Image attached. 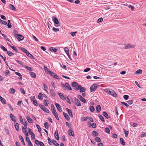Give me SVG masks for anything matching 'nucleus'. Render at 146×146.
Masks as SVG:
<instances>
[{
    "label": "nucleus",
    "mask_w": 146,
    "mask_h": 146,
    "mask_svg": "<svg viewBox=\"0 0 146 146\" xmlns=\"http://www.w3.org/2000/svg\"><path fill=\"white\" fill-rule=\"evenodd\" d=\"M66 110L67 111L69 115L71 117H73V115H72V111H71V110H70L68 108H66Z\"/></svg>",
    "instance_id": "nucleus-15"
},
{
    "label": "nucleus",
    "mask_w": 146,
    "mask_h": 146,
    "mask_svg": "<svg viewBox=\"0 0 146 146\" xmlns=\"http://www.w3.org/2000/svg\"><path fill=\"white\" fill-rule=\"evenodd\" d=\"M104 92L107 93L111 95L114 97H116L117 96V94L115 93L114 91L113 90L111 91L109 89L106 88L104 89Z\"/></svg>",
    "instance_id": "nucleus-1"
},
{
    "label": "nucleus",
    "mask_w": 146,
    "mask_h": 146,
    "mask_svg": "<svg viewBox=\"0 0 146 146\" xmlns=\"http://www.w3.org/2000/svg\"><path fill=\"white\" fill-rule=\"evenodd\" d=\"M142 73V71L141 70L139 69L137 70L135 72V74H139Z\"/></svg>",
    "instance_id": "nucleus-21"
},
{
    "label": "nucleus",
    "mask_w": 146,
    "mask_h": 146,
    "mask_svg": "<svg viewBox=\"0 0 146 146\" xmlns=\"http://www.w3.org/2000/svg\"><path fill=\"white\" fill-rule=\"evenodd\" d=\"M30 74L31 76V77L33 78H35L36 77V74L33 72H30Z\"/></svg>",
    "instance_id": "nucleus-22"
},
{
    "label": "nucleus",
    "mask_w": 146,
    "mask_h": 146,
    "mask_svg": "<svg viewBox=\"0 0 146 146\" xmlns=\"http://www.w3.org/2000/svg\"><path fill=\"white\" fill-rule=\"evenodd\" d=\"M7 53L8 55L9 56H11L13 54L12 52L10 51H7Z\"/></svg>",
    "instance_id": "nucleus-42"
},
{
    "label": "nucleus",
    "mask_w": 146,
    "mask_h": 146,
    "mask_svg": "<svg viewBox=\"0 0 146 146\" xmlns=\"http://www.w3.org/2000/svg\"><path fill=\"white\" fill-rule=\"evenodd\" d=\"M10 92L11 94H14L15 93V90L14 89H13V88H11L10 89Z\"/></svg>",
    "instance_id": "nucleus-39"
},
{
    "label": "nucleus",
    "mask_w": 146,
    "mask_h": 146,
    "mask_svg": "<svg viewBox=\"0 0 146 146\" xmlns=\"http://www.w3.org/2000/svg\"><path fill=\"white\" fill-rule=\"evenodd\" d=\"M54 136L55 138L57 140L59 139V135L58 134V132L57 130H56L55 133H54Z\"/></svg>",
    "instance_id": "nucleus-11"
},
{
    "label": "nucleus",
    "mask_w": 146,
    "mask_h": 146,
    "mask_svg": "<svg viewBox=\"0 0 146 146\" xmlns=\"http://www.w3.org/2000/svg\"><path fill=\"white\" fill-rule=\"evenodd\" d=\"M33 104L34 105H35L36 106H37L38 105L37 101L36 100H34L33 101Z\"/></svg>",
    "instance_id": "nucleus-53"
},
{
    "label": "nucleus",
    "mask_w": 146,
    "mask_h": 146,
    "mask_svg": "<svg viewBox=\"0 0 146 146\" xmlns=\"http://www.w3.org/2000/svg\"><path fill=\"white\" fill-rule=\"evenodd\" d=\"M41 109L45 112L47 113H49V110L47 109L44 106L41 108Z\"/></svg>",
    "instance_id": "nucleus-20"
},
{
    "label": "nucleus",
    "mask_w": 146,
    "mask_h": 146,
    "mask_svg": "<svg viewBox=\"0 0 146 146\" xmlns=\"http://www.w3.org/2000/svg\"><path fill=\"white\" fill-rule=\"evenodd\" d=\"M0 56L1 58L2 59H3L4 61L5 62V63L6 62V58L5 57H4L3 56H2V55L0 54Z\"/></svg>",
    "instance_id": "nucleus-47"
},
{
    "label": "nucleus",
    "mask_w": 146,
    "mask_h": 146,
    "mask_svg": "<svg viewBox=\"0 0 146 146\" xmlns=\"http://www.w3.org/2000/svg\"><path fill=\"white\" fill-rule=\"evenodd\" d=\"M26 118L29 122L30 123H32L33 122L32 119L30 118L29 117L27 116Z\"/></svg>",
    "instance_id": "nucleus-24"
},
{
    "label": "nucleus",
    "mask_w": 146,
    "mask_h": 146,
    "mask_svg": "<svg viewBox=\"0 0 146 146\" xmlns=\"http://www.w3.org/2000/svg\"><path fill=\"white\" fill-rule=\"evenodd\" d=\"M90 68H86V69H85L84 70V71L85 72H88L89 71H90Z\"/></svg>",
    "instance_id": "nucleus-62"
},
{
    "label": "nucleus",
    "mask_w": 146,
    "mask_h": 146,
    "mask_svg": "<svg viewBox=\"0 0 146 146\" xmlns=\"http://www.w3.org/2000/svg\"><path fill=\"white\" fill-rule=\"evenodd\" d=\"M98 116L102 121H104V119L102 115L99 114L98 115Z\"/></svg>",
    "instance_id": "nucleus-33"
},
{
    "label": "nucleus",
    "mask_w": 146,
    "mask_h": 146,
    "mask_svg": "<svg viewBox=\"0 0 146 146\" xmlns=\"http://www.w3.org/2000/svg\"><path fill=\"white\" fill-rule=\"evenodd\" d=\"M28 129L29 133V134L31 135V138H32L33 139H35V136L34 133L31 131V130L29 128Z\"/></svg>",
    "instance_id": "nucleus-6"
},
{
    "label": "nucleus",
    "mask_w": 146,
    "mask_h": 146,
    "mask_svg": "<svg viewBox=\"0 0 146 146\" xmlns=\"http://www.w3.org/2000/svg\"><path fill=\"white\" fill-rule=\"evenodd\" d=\"M64 50L66 54H68V53H69L68 48L67 47L65 48Z\"/></svg>",
    "instance_id": "nucleus-45"
},
{
    "label": "nucleus",
    "mask_w": 146,
    "mask_h": 146,
    "mask_svg": "<svg viewBox=\"0 0 146 146\" xmlns=\"http://www.w3.org/2000/svg\"><path fill=\"white\" fill-rule=\"evenodd\" d=\"M27 55L28 56L30 57V58H33V59L34 58L33 56L29 52H27L26 53Z\"/></svg>",
    "instance_id": "nucleus-32"
},
{
    "label": "nucleus",
    "mask_w": 146,
    "mask_h": 146,
    "mask_svg": "<svg viewBox=\"0 0 146 146\" xmlns=\"http://www.w3.org/2000/svg\"><path fill=\"white\" fill-rule=\"evenodd\" d=\"M20 121L21 123H23V119L21 116H20Z\"/></svg>",
    "instance_id": "nucleus-59"
},
{
    "label": "nucleus",
    "mask_w": 146,
    "mask_h": 146,
    "mask_svg": "<svg viewBox=\"0 0 146 146\" xmlns=\"http://www.w3.org/2000/svg\"><path fill=\"white\" fill-rule=\"evenodd\" d=\"M129 96L127 95H124L123 96V98L125 100H127L128 99V98H129Z\"/></svg>",
    "instance_id": "nucleus-51"
},
{
    "label": "nucleus",
    "mask_w": 146,
    "mask_h": 146,
    "mask_svg": "<svg viewBox=\"0 0 146 146\" xmlns=\"http://www.w3.org/2000/svg\"><path fill=\"white\" fill-rule=\"evenodd\" d=\"M95 140L97 142H100L101 141L99 137H96Z\"/></svg>",
    "instance_id": "nucleus-46"
},
{
    "label": "nucleus",
    "mask_w": 146,
    "mask_h": 146,
    "mask_svg": "<svg viewBox=\"0 0 146 146\" xmlns=\"http://www.w3.org/2000/svg\"><path fill=\"white\" fill-rule=\"evenodd\" d=\"M44 126L45 128L46 129H48L49 128L48 124L47 122L45 123H44Z\"/></svg>",
    "instance_id": "nucleus-41"
},
{
    "label": "nucleus",
    "mask_w": 146,
    "mask_h": 146,
    "mask_svg": "<svg viewBox=\"0 0 146 146\" xmlns=\"http://www.w3.org/2000/svg\"><path fill=\"white\" fill-rule=\"evenodd\" d=\"M8 24H7V26H8L9 28H10L12 27V25L11 24V21L10 20H8L7 21Z\"/></svg>",
    "instance_id": "nucleus-31"
},
{
    "label": "nucleus",
    "mask_w": 146,
    "mask_h": 146,
    "mask_svg": "<svg viewBox=\"0 0 146 146\" xmlns=\"http://www.w3.org/2000/svg\"><path fill=\"white\" fill-rule=\"evenodd\" d=\"M96 110L97 113H99L101 110V107L100 105H98L96 108Z\"/></svg>",
    "instance_id": "nucleus-12"
},
{
    "label": "nucleus",
    "mask_w": 146,
    "mask_h": 146,
    "mask_svg": "<svg viewBox=\"0 0 146 146\" xmlns=\"http://www.w3.org/2000/svg\"><path fill=\"white\" fill-rule=\"evenodd\" d=\"M51 110L52 112V113L54 115L55 114H57V113H56V110L54 107V106L53 104H51Z\"/></svg>",
    "instance_id": "nucleus-7"
},
{
    "label": "nucleus",
    "mask_w": 146,
    "mask_h": 146,
    "mask_svg": "<svg viewBox=\"0 0 146 146\" xmlns=\"http://www.w3.org/2000/svg\"><path fill=\"white\" fill-rule=\"evenodd\" d=\"M42 142L39 141L37 140H35V143L37 145H40V144Z\"/></svg>",
    "instance_id": "nucleus-35"
},
{
    "label": "nucleus",
    "mask_w": 146,
    "mask_h": 146,
    "mask_svg": "<svg viewBox=\"0 0 146 146\" xmlns=\"http://www.w3.org/2000/svg\"><path fill=\"white\" fill-rule=\"evenodd\" d=\"M78 97L80 99V101H81L82 102L84 103H86V100L81 96L79 95L78 96Z\"/></svg>",
    "instance_id": "nucleus-10"
},
{
    "label": "nucleus",
    "mask_w": 146,
    "mask_h": 146,
    "mask_svg": "<svg viewBox=\"0 0 146 146\" xmlns=\"http://www.w3.org/2000/svg\"><path fill=\"white\" fill-rule=\"evenodd\" d=\"M98 86L96 84L92 85L90 88L91 92H93L98 87Z\"/></svg>",
    "instance_id": "nucleus-4"
},
{
    "label": "nucleus",
    "mask_w": 146,
    "mask_h": 146,
    "mask_svg": "<svg viewBox=\"0 0 146 146\" xmlns=\"http://www.w3.org/2000/svg\"><path fill=\"white\" fill-rule=\"evenodd\" d=\"M68 134L70 136H72L73 137H74V136L73 131L71 129L69 130L68 131Z\"/></svg>",
    "instance_id": "nucleus-13"
},
{
    "label": "nucleus",
    "mask_w": 146,
    "mask_h": 146,
    "mask_svg": "<svg viewBox=\"0 0 146 146\" xmlns=\"http://www.w3.org/2000/svg\"><path fill=\"white\" fill-rule=\"evenodd\" d=\"M63 114L64 117L66 118V119L67 120H68L69 119V117L67 113L64 112H63Z\"/></svg>",
    "instance_id": "nucleus-16"
},
{
    "label": "nucleus",
    "mask_w": 146,
    "mask_h": 146,
    "mask_svg": "<svg viewBox=\"0 0 146 146\" xmlns=\"http://www.w3.org/2000/svg\"><path fill=\"white\" fill-rule=\"evenodd\" d=\"M127 102L129 104L131 105L133 103V101L132 100H129L127 101Z\"/></svg>",
    "instance_id": "nucleus-58"
},
{
    "label": "nucleus",
    "mask_w": 146,
    "mask_h": 146,
    "mask_svg": "<svg viewBox=\"0 0 146 146\" xmlns=\"http://www.w3.org/2000/svg\"><path fill=\"white\" fill-rule=\"evenodd\" d=\"M78 85V84L76 82H74L72 83V86L73 87L76 88Z\"/></svg>",
    "instance_id": "nucleus-25"
},
{
    "label": "nucleus",
    "mask_w": 146,
    "mask_h": 146,
    "mask_svg": "<svg viewBox=\"0 0 146 146\" xmlns=\"http://www.w3.org/2000/svg\"><path fill=\"white\" fill-rule=\"evenodd\" d=\"M54 23L56 24L55 25L56 27H57L60 25V24H59L58 20L56 17H54L53 19Z\"/></svg>",
    "instance_id": "nucleus-5"
},
{
    "label": "nucleus",
    "mask_w": 146,
    "mask_h": 146,
    "mask_svg": "<svg viewBox=\"0 0 146 146\" xmlns=\"http://www.w3.org/2000/svg\"><path fill=\"white\" fill-rule=\"evenodd\" d=\"M92 136L94 137H96L98 135V134L97 132L95 131H94L92 133Z\"/></svg>",
    "instance_id": "nucleus-19"
},
{
    "label": "nucleus",
    "mask_w": 146,
    "mask_h": 146,
    "mask_svg": "<svg viewBox=\"0 0 146 146\" xmlns=\"http://www.w3.org/2000/svg\"><path fill=\"white\" fill-rule=\"evenodd\" d=\"M52 30L53 31L55 32L59 31V29L58 28H56L55 27H53L52 29Z\"/></svg>",
    "instance_id": "nucleus-38"
},
{
    "label": "nucleus",
    "mask_w": 146,
    "mask_h": 146,
    "mask_svg": "<svg viewBox=\"0 0 146 146\" xmlns=\"http://www.w3.org/2000/svg\"><path fill=\"white\" fill-rule=\"evenodd\" d=\"M0 100L2 103L3 104H6V102L5 100L1 96H0Z\"/></svg>",
    "instance_id": "nucleus-23"
},
{
    "label": "nucleus",
    "mask_w": 146,
    "mask_h": 146,
    "mask_svg": "<svg viewBox=\"0 0 146 146\" xmlns=\"http://www.w3.org/2000/svg\"><path fill=\"white\" fill-rule=\"evenodd\" d=\"M103 115L107 119L108 118V115L106 112L104 111L103 113Z\"/></svg>",
    "instance_id": "nucleus-34"
},
{
    "label": "nucleus",
    "mask_w": 146,
    "mask_h": 146,
    "mask_svg": "<svg viewBox=\"0 0 146 146\" xmlns=\"http://www.w3.org/2000/svg\"><path fill=\"white\" fill-rule=\"evenodd\" d=\"M65 85H66L65 88H66L67 89H68L70 90H72L70 86V85L68 83H66Z\"/></svg>",
    "instance_id": "nucleus-17"
},
{
    "label": "nucleus",
    "mask_w": 146,
    "mask_h": 146,
    "mask_svg": "<svg viewBox=\"0 0 146 146\" xmlns=\"http://www.w3.org/2000/svg\"><path fill=\"white\" fill-rule=\"evenodd\" d=\"M36 126L37 128H38L39 132H40L41 131V129L40 127V126L38 124H36Z\"/></svg>",
    "instance_id": "nucleus-48"
},
{
    "label": "nucleus",
    "mask_w": 146,
    "mask_h": 146,
    "mask_svg": "<svg viewBox=\"0 0 146 146\" xmlns=\"http://www.w3.org/2000/svg\"><path fill=\"white\" fill-rule=\"evenodd\" d=\"M120 143L122 145H124L125 144V142L124 141L123 139L121 138L120 139Z\"/></svg>",
    "instance_id": "nucleus-26"
},
{
    "label": "nucleus",
    "mask_w": 146,
    "mask_h": 146,
    "mask_svg": "<svg viewBox=\"0 0 146 146\" xmlns=\"http://www.w3.org/2000/svg\"><path fill=\"white\" fill-rule=\"evenodd\" d=\"M19 138L21 140V142L23 143V144L24 145H25V143L23 138L22 136L21 135L19 136Z\"/></svg>",
    "instance_id": "nucleus-27"
},
{
    "label": "nucleus",
    "mask_w": 146,
    "mask_h": 146,
    "mask_svg": "<svg viewBox=\"0 0 146 146\" xmlns=\"http://www.w3.org/2000/svg\"><path fill=\"white\" fill-rule=\"evenodd\" d=\"M74 102L76 105L79 106H81L80 101L77 99L75 98L74 100Z\"/></svg>",
    "instance_id": "nucleus-9"
},
{
    "label": "nucleus",
    "mask_w": 146,
    "mask_h": 146,
    "mask_svg": "<svg viewBox=\"0 0 146 146\" xmlns=\"http://www.w3.org/2000/svg\"><path fill=\"white\" fill-rule=\"evenodd\" d=\"M55 105L56 106L57 109L60 112L62 111V110L61 109L60 105L56 103H55Z\"/></svg>",
    "instance_id": "nucleus-8"
},
{
    "label": "nucleus",
    "mask_w": 146,
    "mask_h": 146,
    "mask_svg": "<svg viewBox=\"0 0 146 146\" xmlns=\"http://www.w3.org/2000/svg\"><path fill=\"white\" fill-rule=\"evenodd\" d=\"M106 132L108 133H110V130L109 128H106L105 129Z\"/></svg>",
    "instance_id": "nucleus-49"
},
{
    "label": "nucleus",
    "mask_w": 146,
    "mask_h": 146,
    "mask_svg": "<svg viewBox=\"0 0 146 146\" xmlns=\"http://www.w3.org/2000/svg\"><path fill=\"white\" fill-rule=\"evenodd\" d=\"M15 36L19 41L22 40L24 38V36L22 35L16 34L15 35Z\"/></svg>",
    "instance_id": "nucleus-3"
},
{
    "label": "nucleus",
    "mask_w": 146,
    "mask_h": 146,
    "mask_svg": "<svg viewBox=\"0 0 146 146\" xmlns=\"http://www.w3.org/2000/svg\"><path fill=\"white\" fill-rule=\"evenodd\" d=\"M11 48L13 49L16 52H17V50L16 48L14 46H11Z\"/></svg>",
    "instance_id": "nucleus-63"
},
{
    "label": "nucleus",
    "mask_w": 146,
    "mask_h": 146,
    "mask_svg": "<svg viewBox=\"0 0 146 146\" xmlns=\"http://www.w3.org/2000/svg\"><path fill=\"white\" fill-rule=\"evenodd\" d=\"M133 46H125L124 48L125 49H127L130 48H133Z\"/></svg>",
    "instance_id": "nucleus-50"
},
{
    "label": "nucleus",
    "mask_w": 146,
    "mask_h": 146,
    "mask_svg": "<svg viewBox=\"0 0 146 146\" xmlns=\"http://www.w3.org/2000/svg\"><path fill=\"white\" fill-rule=\"evenodd\" d=\"M81 119L82 121H87V119L85 117H82L81 118Z\"/></svg>",
    "instance_id": "nucleus-60"
},
{
    "label": "nucleus",
    "mask_w": 146,
    "mask_h": 146,
    "mask_svg": "<svg viewBox=\"0 0 146 146\" xmlns=\"http://www.w3.org/2000/svg\"><path fill=\"white\" fill-rule=\"evenodd\" d=\"M38 98L40 100H42L43 99V97L42 96V94L41 93H40L39 94Z\"/></svg>",
    "instance_id": "nucleus-44"
},
{
    "label": "nucleus",
    "mask_w": 146,
    "mask_h": 146,
    "mask_svg": "<svg viewBox=\"0 0 146 146\" xmlns=\"http://www.w3.org/2000/svg\"><path fill=\"white\" fill-rule=\"evenodd\" d=\"M90 110L91 112H93L94 111L95 108L94 106H91L90 107Z\"/></svg>",
    "instance_id": "nucleus-37"
},
{
    "label": "nucleus",
    "mask_w": 146,
    "mask_h": 146,
    "mask_svg": "<svg viewBox=\"0 0 146 146\" xmlns=\"http://www.w3.org/2000/svg\"><path fill=\"white\" fill-rule=\"evenodd\" d=\"M20 49H21V50L24 52H25V53H26L28 51L25 48H20Z\"/></svg>",
    "instance_id": "nucleus-40"
},
{
    "label": "nucleus",
    "mask_w": 146,
    "mask_h": 146,
    "mask_svg": "<svg viewBox=\"0 0 146 146\" xmlns=\"http://www.w3.org/2000/svg\"><path fill=\"white\" fill-rule=\"evenodd\" d=\"M52 143L56 146H59V145L57 143V142L54 140H52Z\"/></svg>",
    "instance_id": "nucleus-30"
},
{
    "label": "nucleus",
    "mask_w": 146,
    "mask_h": 146,
    "mask_svg": "<svg viewBox=\"0 0 146 146\" xmlns=\"http://www.w3.org/2000/svg\"><path fill=\"white\" fill-rule=\"evenodd\" d=\"M86 88L84 87H82L81 88V89L80 90V92H85L86 90Z\"/></svg>",
    "instance_id": "nucleus-43"
},
{
    "label": "nucleus",
    "mask_w": 146,
    "mask_h": 146,
    "mask_svg": "<svg viewBox=\"0 0 146 146\" xmlns=\"http://www.w3.org/2000/svg\"><path fill=\"white\" fill-rule=\"evenodd\" d=\"M58 94L59 95L61 99L63 100H64L65 99V97L61 93H60L59 92L58 93Z\"/></svg>",
    "instance_id": "nucleus-18"
},
{
    "label": "nucleus",
    "mask_w": 146,
    "mask_h": 146,
    "mask_svg": "<svg viewBox=\"0 0 146 146\" xmlns=\"http://www.w3.org/2000/svg\"><path fill=\"white\" fill-rule=\"evenodd\" d=\"M48 73L54 78L56 79H59L58 76L55 73L53 72L50 70H48Z\"/></svg>",
    "instance_id": "nucleus-2"
},
{
    "label": "nucleus",
    "mask_w": 146,
    "mask_h": 146,
    "mask_svg": "<svg viewBox=\"0 0 146 146\" xmlns=\"http://www.w3.org/2000/svg\"><path fill=\"white\" fill-rule=\"evenodd\" d=\"M81 88H82V86L81 85H79V86H78L77 87V86L76 87L75 90H80L81 89Z\"/></svg>",
    "instance_id": "nucleus-54"
},
{
    "label": "nucleus",
    "mask_w": 146,
    "mask_h": 146,
    "mask_svg": "<svg viewBox=\"0 0 146 146\" xmlns=\"http://www.w3.org/2000/svg\"><path fill=\"white\" fill-rule=\"evenodd\" d=\"M16 130L18 131L19 130V125L18 123H16L14 124Z\"/></svg>",
    "instance_id": "nucleus-29"
},
{
    "label": "nucleus",
    "mask_w": 146,
    "mask_h": 146,
    "mask_svg": "<svg viewBox=\"0 0 146 146\" xmlns=\"http://www.w3.org/2000/svg\"><path fill=\"white\" fill-rule=\"evenodd\" d=\"M9 5L10 8L12 10L15 11L16 10V8L13 5L11 4H10Z\"/></svg>",
    "instance_id": "nucleus-36"
},
{
    "label": "nucleus",
    "mask_w": 146,
    "mask_h": 146,
    "mask_svg": "<svg viewBox=\"0 0 146 146\" xmlns=\"http://www.w3.org/2000/svg\"><path fill=\"white\" fill-rule=\"evenodd\" d=\"M92 126L93 128H95L96 127V124L95 123H93L92 125Z\"/></svg>",
    "instance_id": "nucleus-57"
},
{
    "label": "nucleus",
    "mask_w": 146,
    "mask_h": 146,
    "mask_svg": "<svg viewBox=\"0 0 146 146\" xmlns=\"http://www.w3.org/2000/svg\"><path fill=\"white\" fill-rule=\"evenodd\" d=\"M25 67L27 69L31 71L32 70V68L31 67H28L26 66H25Z\"/></svg>",
    "instance_id": "nucleus-55"
},
{
    "label": "nucleus",
    "mask_w": 146,
    "mask_h": 146,
    "mask_svg": "<svg viewBox=\"0 0 146 146\" xmlns=\"http://www.w3.org/2000/svg\"><path fill=\"white\" fill-rule=\"evenodd\" d=\"M50 93L52 96L54 97L55 96V93L54 92L53 90L51 89L50 90Z\"/></svg>",
    "instance_id": "nucleus-28"
},
{
    "label": "nucleus",
    "mask_w": 146,
    "mask_h": 146,
    "mask_svg": "<svg viewBox=\"0 0 146 146\" xmlns=\"http://www.w3.org/2000/svg\"><path fill=\"white\" fill-rule=\"evenodd\" d=\"M129 8H131V11H133L134 9V7L131 5H129Z\"/></svg>",
    "instance_id": "nucleus-64"
},
{
    "label": "nucleus",
    "mask_w": 146,
    "mask_h": 146,
    "mask_svg": "<svg viewBox=\"0 0 146 146\" xmlns=\"http://www.w3.org/2000/svg\"><path fill=\"white\" fill-rule=\"evenodd\" d=\"M103 20V19L102 18H100L99 19L97 20V23H99L102 21Z\"/></svg>",
    "instance_id": "nucleus-52"
},
{
    "label": "nucleus",
    "mask_w": 146,
    "mask_h": 146,
    "mask_svg": "<svg viewBox=\"0 0 146 146\" xmlns=\"http://www.w3.org/2000/svg\"><path fill=\"white\" fill-rule=\"evenodd\" d=\"M1 48L3 51H7V49L5 48L4 46H1Z\"/></svg>",
    "instance_id": "nucleus-61"
},
{
    "label": "nucleus",
    "mask_w": 146,
    "mask_h": 146,
    "mask_svg": "<svg viewBox=\"0 0 146 146\" xmlns=\"http://www.w3.org/2000/svg\"><path fill=\"white\" fill-rule=\"evenodd\" d=\"M1 19H3L4 20H6V17L3 15H1Z\"/></svg>",
    "instance_id": "nucleus-56"
},
{
    "label": "nucleus",
    "mask_w": 146,
    "mask_h": 146,
    "mask_svg": "<svg viewBox=\"0 0 146 146\" xmlns=\"http://www.w3.org/2000/svg\"><path fill=\"white\" fill-rule=\"evenodd\" d=\"M10 116L11 119L13 121L15 122L16 121V118L13 114H10Z\"/></svg>",
    "instance_id": "nucleus-14"
}]
</instances>
